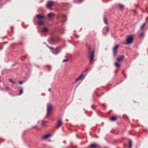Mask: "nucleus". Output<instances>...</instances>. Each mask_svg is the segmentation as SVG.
<instances>
[{
    "instance_id": "nucleus-1",
    "label": "nucleus",
    "mask_w": 148,
    "mask_h": 148,
    "mask_svg": "<svg viewBox=\"0 0 148 148\" xmlns=\"http://www.w3.org/2000/svg\"><path fill=\"white\" fill-rule=\"evenodd\" d=\"M88 47L89 52L88 57L90 59V63L92 64V61L94 57L95 51L92 50L90 46H88Z\"/></svg>"
},
{
    "instance_id": "nucleus-2",
    "label": "nucleus",
    "mask_w": 148,
    "mask_h": 148,
    "mask_svg": "<svg viewBox=\"0 0 148 148\" xmlns=\"http://www.w3.org/2000/svg\"><path fill=\"white\" fill-rule=\"evenodd\" d=\"M53 105L51 104H49L47 105V114L46 117H48L51 114L53 110Z\"/></svg>"
},
{
    "instance_id": "nucleus-3",
    "label": "nucleus",
    "mask_w": 148,
    "mask_h": 148,
    "mask_svg": "<svg viewBox=\"0 0 148 148\" xmlns=\"http://www.w3.org/2000/svg\"><path fill=\"white\" fill-rule=\"evenodd\" d=\"M133 40V37L132 35H130L127 36L126 39V44L131 43Z\"/></svg>"
},
{
    "instance_id": "nucleus-4",
    "label": "nucleus",
    "mask_w": 148,
    "mask_h": 148,
    "mask_svg": "<svg viewBox=\"0 0 148 148\" xmlns=\"http://www.w3.org/2000/svg\"><path fill=\"white\" fill-rule=\"evenodd\" d=\"M119 47L118 45H116L113 48V55L114 56H115L117 52V50Z\"/></svg>"
},
{
    "instance_id": "nucleus-5",
    "label": "nucleus",
    "mask_w": 148,
    "mask_h": 148,
    "mask_svg": "<svg viewBox=\"0 0 148 148\" xmlns=\"http://www.w3.org/2000/svg\"><path fill=\"white\" fill-rule=\"evenodd\" d=\"M85 75H83V73H82L81 75L77 78L76 79L75 83H76L78 81L80 80H82L84 78Z\"/></svg>"
},
{
    "instance_id": "nucleus-6",
    "label": "nucleus",
    "mask_w": 148,
    "mask_h": 148,
    "mask_svg": "<svg viewBox=\"0 0 148 148\" xmlns=\"http://www.w3.org/2000/svg\"><path fill=\"white\" fill-rule=\"evenodd\" d=\"M53 4V2L52 1H50L48 2L47 4V7L48 8H50L51 7Z\"/></svg>"
},
{
    "instance_id": "nucleus-7",
    "label": "nucleus",
    "mask_w": 148,
    "mask_h": 148,
    "mask_svg": "<svg viewBox=\"0 0 148 148\" xmlns=\"http://www.w3.org/2000/svg\"><path fill=\"white\" fill-rule=\"evenodd\" d=\"M37 18L38 20H42L45 19V17L42 15L38 14L37 15Z\"/></svg>"
},
{
    "instance_id": "nucleus-8",
    "label": "nucleus",
    "mask_w": 148,
    "mask_h": 148,
    "mask_svg": "<svg viewBox=\"0 0 148 148\" xmlns=\"http://www.w3.org/2000/svg\"><path fill=\"white\" fill-rule=\"evenodd\" d=\"M62 124V122L60 119L58 120L56 127L58 128Z\"/></svg>"
},
{
    "instance_id": "nucleus-9",
    "label": "nucleus",
    "mask_w": 148,
    "mask_h": 148,
    "mask_svg": "<svg viewBox=\"0 0 148 148\" xmlns=\"http://www.w3.org/2000/svg\"><path fill=\"white\" fill-rule=\"evenodd\" d=\"M41 123H40L41 125L43 127H47V123L48 122L47 121H41Z\"/></svg>"
},
{
    "instance_id": "nucleus-10",
    "label": "nucleus",
    "mask_w": 148,
    "mask_h": 148,
    "mask_svg": "<svg viewBox=\"0 0 148 148\" xmlns=\"http://www.w3.org/2000/svg\"><path fill=\"white\" fill-rule=\"evenodd\" d=\"M124 58V56H119L117 58V60L118 62H120L122 61Z\"/></svg>"
},
{
    "instance_id": "nucleus-11",
    "label": "nucleus",
    "mask_w": 148,
    "mask_h": 148,
    "mask_svg": "<svg viewBox=\"0 0 148 148\" xmlns=\"http://www.w3.org/2000/svg\"><path fill=\"white\" fill-rule=\"evenodd\" d=\"M98 147V145L95 144H92L90 146V147L91 148H97Z\"/></svg>"
},
{
    "instance_id": "nucleus-12",
    "label": "nucleus",
    "mask_w": 148,
    "mask_h": 148,
    "mask_svg": "<svg viewBox=\"0 0 148 148\" xmlns=\"http://www.w3.org/2000/svg\"><path fill=\"white\" fill-rule=\"evenodd\" d=\"M51 136V135L50 134H49L44 135L43 136L42 138L43 139H46L48 138L50 136Z\"/></svg>"
},
{
    "instance_id": "nucleus-13",
    "label": "nucleus",
    "mask_w": 148,
    "mask_h": 148,
    "mask_svg": "<svg viewBox=\"0 0 148 148\" xmlns=\"http://www.w3.org/2000/svg\"><path fill=\"white\" fill-rule=\"evenodd\" d=\"M124 7V6L123 5L119 4L118 5V8L121 10L123 9Z\"/></svg>"
},
{
    "instance_id": "nucleus-14",
    "label": "nucleus",
    "mask_w": 148,
    "mask_h": 148,
    "mask_svg": "<svg viewBox=\"0 0 148 148\" xmlns=\"http://www.w3.org/2000/svg\"><path fill=\"white\" fill-rule=\"evenodd\" d=\"M116 117H114V116H112L110 119V120L113 121H116Z\"/></svg>"
},
{
    "instance_id": "nucleus-15",
    "label": "nucleus",
    "mask_w": 148,
    "mask_h": 148,
    "mask_svg": "<svg viewBox=\"0 0 148 148\" xmlns=\"http://www.w3.org/2000/svg\"><path fill=\"white\" fill-rule=\"evenodd\" d=\"M132 142L130 140H129V147L130 148H132Z\"/></svg>"
},
{
    "instance_id": "nucleus-16",
    "label": "nucleus",
    "mask_w": 148,
    "mask_h": 148,
    "mask_svg": "<svg viewBox=\"0 0 148 148\" xmlns=\"http://www.w3.org/2000/svg\"><path fill=\"white\" fill-rule=\"evenodd\" d=\"M115 65L117 67H119L120 66V64L117 62H115Z\"/></svg>"
},
{
    "instance_id": "nucleus-17",
    "label": "nucleus",
    "mask_w": 148,
    "mask_h": 148,
    "mask_svg": "<svg viewBox=\"0 0 148 148\" xmlns=\"http://www.w3.org/2000/svg\"><path fill=\"white\" fill-rule=\"evenodd\" d=\"M48 15L49 18H51L53 16H54V14L53 13H49Z\"/></svg>"
},
{
    "instance_id": "nucleus-18",
    "label": "nucleus",
    "mask_w": 148,
    "mask_h": 148,
    "mask_svg": "<svg viewBox=\"0 0 148 148\" xmlns=\"http://www.w3.org/2000/svg\"><path fill=\"white\" fill-rule=\"evenodd\" d=\"M38 24L40 25H43L44 24L43 22L41 20L38 21Z\"/></svg>"
},
{
    "instance_id": "nucleus-19",
    "label": "nucleus",
    "mask_w": 148,
    "mask_h": 148,
    "mask_svg": "<svg viewBox=\"0 0 148 148\" xmlns=\"http://www.w3.org/2000/svg\"><path fill=\"white\" fill-rule=\"evenodd\" d=\"M48 29L47 28L45 27L42 30V32H47Z\"/></svg>"
},
{
    "instance_id": "nucleus-20",
    "label": "nucleus",
    "mask_w": 148,
    "mask_h": 148,
    "mask_svg": "<svg viewBox=\"0 0 148 148\" xmlns=\"http://www.w3.org/2000/svg\"><path fill=\"white\" fill-rule=\"evenodd\" d=\"M145 25V23H144L143 25H141V26H140V28L141 29H143Z\"/></svg>"
},
{
    "instance_id": "nucleus-21",
    "label": "nucleus",
    "mask_w": 148,
    "mask_h": 148,
    "mask_svg": "<svg viewBox=\"0 0 148 148\" xmlns=\"http://www.w3.org/2000/svg\"><path fill=\"white\" fill-rule=\"evenodd\" d=\"M23 92V89L21 88V89L19 90V95H21Z\"/></svg>"
},
{
    "instance_id": "nucleus-22",
    "label": "nucleus",
    "mask_w": 148,
    "mask_h": 148,
    "mask_svg": "<svg viewBox=\"0 0 148 148\" xmlns=\"http://www.w3.org/2000/svg\"><path fill=\"white\" fill-rule=\"evenodd\" d=\"M68 58H66L65 59H64L63 60V62H67V61H68Z\"/></svg>"
},
{
    "instance_id": "nucleus-23",
    "label": "nucleus",
    "mask_w": 148,
    "mask_h": 148,
    "mask_svg": "<svg viewBox=\"0 0 148 148\" xmlns=\"http://www.w3.org/2000/svg\"><path fill=\"white\" fill-rule=\"evenodd\" d=\"M103 19L105 23L106 24H107V22L106 19V18H104Z\"/></svg>"
},
{
    "instance_id": "nucleus-24",
    "label": "nucleus",
    "mask_w": 148,
    "mask_h": 148,
    "mask_svg": "<svg viewBox=\"0 0 148 148\" xmlns=\"http://www.w3.org/2000/svg\"><path fill=\"white\" fill-rule=\"evenodd\" d=\"M51 41L54 42L55 41V39L53 38H51Z\"/></svg>"
},
{
    "instance_id": "nucleus-25",
    "label": "nucleus",
    "mask_w": 148,
    "mask_h": 148,
    "mask_svg": "<svg viewBox=\"0 0 148 148\" xmlns=\"http://www.w3.org/2000/svg\"><path fill=\"white\" fill-rule=\"evenodd\" d=\"M58 48H57L56 49V53H57L58 52Z\"/></svg>"
},
{
    "instance_id": "nucleus-26",
    "label": "nucleus",
    "mask_w": 148,
    "mask_h": 148,
    "mask_svg": "<svg viewBox=\"0 0 148 148\" xmlns=\"http://www.w3.org/2000/svg\"><path fill=\"white\" fill-rule=\"evenodd\" d=\"M18 83L20 84H23V82L22 81H19Z\"/></svg>"
},
{
    "instance_id": "nucleus-27",
    "label": "nucleus",
    "mask_w": 148,
    "mask_h": 148,
    "mask_svg": "<svg viewBox=\"0 0 148 148\" xmlns=\"http://www.w3.org/2000/svg\"><path fill=\"white\" fill-rule=\"evenodd\" d=\"M144 35V34L143 33H141V34H140V36L141 37H143V36Z\"/></svg>"
},
{
    "instance_id": "nucleus-28",
    "label": "nucleus",
    "mask_w": 148,
    "mask_h": 148,
    "mask_svg": "<svg viewBox=\"0 0 148 148\" xmlns=\"http://www.w3.org/2000/svg\"><path fill=\"white\" fill-rule=\"evenodd\" d=\"M9 81L11 82H13V81H12V80L11 79H9Z\"/></svg>"
},
{
    "instance_id": "nucleus-29",
    "label": "nucleus",
    "mask_w": 148,
    "mask_h": 148,
    "mask_svg": "<svg viewBox=\"0 0 148 148\" xmlns=\"http://www.w3.org/2000/svg\"><path fill=\"white\" fill-rule=\"evenodd\" d=\"M5 88L7 90H8V88L7 86H5Z\"/></svg>"
},
{
    "instance_id": "nucleus-30",
    "label": "nucleus",
    "mask_w": 148,
    "mask_h": 148,
    "mask_svg": "<svg viewBox=\"0 0 148 148\" xmlns=\"http://www.w3.org/2000/svg\"><path fill=\"white\" fill-rule=\"evenodd\" d=\"M49 48L50 49H51V50H52V49H53V48H52V47H49Z\"/></svg>"
},
{
    "instance_id": "nucleus-31",
    "label": "nucleus",
    "mask_w": 148,
    "mask_h": 148,
    "mask_svg": "<svg viewBox=\"0 0 148 148\" xmlns=\"http://www.w3.org/2000/svg\"><path fill=\"white\" fill-rule=\"evenodd\" d=\"M65 57L66 58H68L66 56H65Z\"/></svg>"
},
{
    "instance_id": "nucleus-32",
    "label": "nucleus",
    "mask_w": 148,
    "mask_h": 148,
    "mask_svg": "<svg viewBox=\"0 0 148 148\" xmlns=\"http://www.w3.org/2000/svg\"><path fill=\"white\" fill-rule=\"evenodd\" d=\"M75 36L77 38V37H78V36H76V35L75 34Z\"/></svg>"
},
{
    "instance_id": "nucleus-33",
    "label": "nucleus",
    "mask_w": 148,
    "mask_h": 148,
    "mask_svg": "<svg viewBox=\"0 0 148 148\" xmlns=\"http://www.w3.org/2000/svg\"><path fill=\"white\" fill-rule=\"evenodd\" d=\"M13 83H14V84L16 83V82H13Z\"/></svg>"
},
{
    "instance_id": "nucleus-34",
    "label": "nucleus",
    "mask_w": 148,
    "mask_h": 148,
    "mask_svg": "<svg viewBox=\"0 0 148 148\" xmlns=\"http://www.w3.org/2000/svg\"><path fill=\"white\" fill-rule=\"evenodd\" d=\"M49 91H50V90H50V89H49Z\"/></svg>"
},
{
    "instance_id": "nucleus-35",
    "label": "nucleus",
    "mask_w": 148,
    "mask_h": 148,
    "mask_svg": "<svg viewBox=\"0 0 148 148\" xmlns=\"http://www.w3.org/2000/svg\"><path fill=\"white\" fill-rule=\"evenodd\" d=\"M115 72L116 73L117 72V71H115Z\"/></svg>"
},
{
    "instance_id": "nucleus-36",
    "label": "nucleus",
    "mask_w": 148,
    "mask_h": 148,
    "mask_svg": "<svg viewBox=\"0 0 148 148\" xmlns=\"http://www.w3.org/2000/svg\"><path fill=\"white\" fill-rule=\"evenodd\" d=\"M12 27H11V28L12 29Z\"/></svg>"
},
{
    "instance_id": "nucleus-37",
    "label": "nucleus",
    "mask_w": 148,
    "mask_h": 148,
    "mask_svg": "<svg viewBox=\"0 0 148 148\" xmlns=\"http://www.w3.org/2000/svg\"><path fill=\"white\" fill-rule=\"evenodd\" d=\"M7 42H5V43H7Z\"/></svg>"
},
{
    "instance_id": "nucleus-38",
    "label": "nucleus",
    "mask_w": 148,
    "mask_h": 148,
    "mask_svg": "<svg viewBox=\"0 0 148 148\" xmlns=\"http://www.w3.org/2000/svg\"><path fill=\"white\" fill-rule=\"evenodd\" d=\"M1 0H0V1H1Z\"/></svg>"
}]
</instances>
